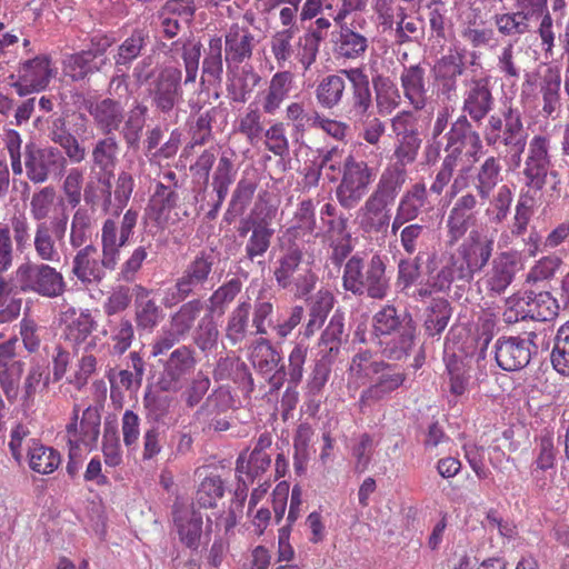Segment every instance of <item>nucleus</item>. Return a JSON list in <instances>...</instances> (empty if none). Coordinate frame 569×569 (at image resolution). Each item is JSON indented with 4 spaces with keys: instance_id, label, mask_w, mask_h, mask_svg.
Returning a JSON list of instances; mask_svg holds the SVG:
<instances>
[{
    "instance_id": "1",
    "label": "nucleus",
    "mask_w": 569,
    "mask_h": 569,
    "mask_svg": "<svg viewBox=\"0 0 569 569\" xmlns=\"http://www.w3.org/2000/svg\"><path fill=\"white\" fill-rule=\"evenodd\" d=\"M202 50L201 41L193 37L179 38L168 47V56L181 58L184 79L182 81V70L179 67L164 66L150 81L148 97L152 108L162 116L163 120L173 119L177 122L179 106L183 101L182 84L188 86L196 82Z\"/></svg>"
},
{
    "instance_id": "2",
    "label": "nucleus",
    "mask_w": 569,
    "mask_h": 569,
    "mask_svg": "<svg viewBox=\"0 0 569 569\" xmlns=\"http://www.w3.org/2000/svg\"><path fill=\"white\" fill-rule=\"evenodd\" d=\"M372 335L385 345L386 357L401 360L415 346L417 323L410 312H399L393 305H386L372 317Z\"/></svg>"
},
{
    "instance_id": "3",
    "label": "nucleus",
    "mask_w": 569,
    "mask_h": 569,
    "mask_svg": "<svg viewBox=\"0 0 569 569\" xmlns=\"http://www.w3.org/2000/svg\"><path fill=\"white\" fill-rule=\"evenodd\" d=\"M495 249V238L485 229L473 228L458 247L457 253L442 254L443 264L457 281L458 289H465L476 273L489 263Z\"/></svg>"
},
{
    "instance_id": "4",
    "label": "nucleus",
    "mask_w": 569,
    "mask_h": 569,
    "mask_svg": "<svg viewBox=\"0 0 569 569\" xmlns=\"http://www.w3.org/2000/svg\"><path fill=\"white\" fill-rule=\"evenodd\" d=\"M481 134L487 147L498 152L506 150L510 154L512 164L520 166L528 134L522 113L518 108L509 106L501 109L499 113L490 114Z\"/></svg>"
},
{
    "instance_id": "5",
    "label": "nucleus",
    "mask_w": 569,
    "mask_h": 569,
    "mask_svg": "<svg viewBox=\"0 0 569 569\" xmlns=\"http://www.w3.org/2000/svg\"><path fill=\"white\" fill-rule=\"evenodd\" d=\"M342 287L357 297L383 300L391 289L386 257L375 253L369 259L358 254L349 258L343 267Z\"/></svg>"
},
{
    "instance_id": "6",
    "label": "nucleus",
    "mask_w": 569,
    "mask_h": 569,
    "mask_svg": "<svg viewBox=\"0 0 569 569\" xmlns=\"http://www.w3.org/2000/svg\"><path fill=\"white\" fill-rule=\"evenodd\" d=\"M220 261V253L214 248H206L186 264L174 286L169 289L163 305L171 308L184 301L190 296L207 290L213 278L214 267Z\"/></svg>"
},
{
    "instance_id": "7",
    "label": "nucleus",
    "mask_w": 569,
    "mask_h": 569,
    "mask_svg": "<svg viewBox=\"0 0 569 569\" xmlns=\"http://www.w3.org/2000/svg\"><path fill=\"white\" fill-rule=\"evenodd\" d=\"M402 184L380 176L379 181L359 210L360 227L365 232H386L390 224L389 207L396 200Z\"/></svg>"
},
{
    "instance_id": "8",
    "label": "nucleus",
    "mask_w": 569,
    "mask_h": 569,
    "mask_svg": "<svg viewBox=\"0 0 569 569\" xmlns=\"http://www.w3.org/2000/svg\"><path fill=\"white\" fill-rule=\"evenodd\" d=\"M19 292H33L40 297L54 299L66 291L61 272L44 262L26 261L16 269Z\"/></svg>"
},
{
    "instance_id": "9",
    "label": "nucleus",
    "mask_w": 569,
    "mask_h": 569,
    "mask_svg": "<svg viewBox=\"0 0 569 569\" xmlns=\"http://www.w3.org/2000/svg\"><path fill=\"white\" fill-rule=\"evenodd\" d=\"M369 371L372 382L361 391L357 402L361 413H366L368 409L389 398L407 379V375L396 365L383 360L369 363Z\"/></svg>"
},
{
    "instance_id": "10",
    "label": "nucleus",
    "mask_w": 569,
    "mask_h": 569,
    "mask_svg": "<svg viewBox=\"0 0 569 569\" xmlns=\"http://www.w3.org/2000/svg\"><path fill=\"white\" fill-rule=\"evenodd\" d=\"M150 42L149 31L141 28L132 30L116 50L113 54L114 73L110 78L108 91L110 94L121 96V91L128 92V71L133 62L143 56Z\"/></svg>"
},
{
    "instance_id": "11",
    "label": "nucleus",
    "mask_w": 569,
    "mask_h": 569,
    "mask_svg": "<svg viewBox=\"0 0 569 569\" xmlns=\"http://www.w3.org/2000/svg\"><path fill=\"white\" fill-rule=\"evenodd\" d=\"M139 211L128 209L121 219L108 218L101 228L102 266L108 270H114L119 258L120 249L126 247L134 233L138 223Z\"/></svg>"
},
{
    "instance_id": "12",
    "label": "nucleus",
    "mask_w": 569,
    "mask_h": 569,
    "mask_svg": "<svg viewBox=\"0 0 569 569\" xmlns=\"http://www.w3.org/2000/svg\"><path fill=\"white\" fill-rule=\"evenodd\" d=\"M341 181L336 189L338 202L345 209L356 208L373 181L372 168L363 160H357L349 154L342 162Z\"/></svg>"
},
{
    "instance_id": "13",
    "label": "nucleus",
    "mask_w": 569,
    "mask_h": 569,
    "mask_svg": "<svg viewBox=\"0 0 569 569\" xmlns=\"http://www.w3.org/2000/svg\"><path fill=\"white\" fill-rule=\"evenodd\" d=\"M196 367V352L191 347L176 348L162 362V371L157 382L159 389L163 392H180L189 382Z\"/></svg>"
},
{
    "instance_id": "14",
    "label": "nucleus",
    "mask_w": 569,
    "mask_h": 569,
    "mask_svg": "<svg viewBox=\"0 0 569 569\" xmlns=\"http://www.w3.org/2000/svg\"><path fill=\"white\" fill-rule=\"evenodd\" d=\"M67 166L63 152L56 147L40 148L34 143L24 147V168L33 183H42L50 174H60Z\"/></svg>"
},
{
    "instance_id": "15",
    "label": "nucleus",
    "mask_w": 569,
    "mask_h": 569,
    "mask_svg": "<svg viewBox=\"0 0 569 569\" xmlns=\"http://www.w3.org/2000/svg\"><path fill=\"white\" fill-rule=\"evenodd\" d=\"M462 96V114H466L475 123H482L488 119L495 108L491 77H472L466 81Z\"/></svg>"
},
{
    "instance_id": "16",
    "label": "nucleus",
    "mask_w": 569,
    "mask_h": 569,
    "mask_svg": "<svg viewBox=\"0 0 569 569\" xmlns=\"http://www.w3.org/2000/svg\"><path fill=\"white\" fill-rule=\"evenodd\" d=\"M537 333L530 332L528 338L500 337L495 343V359L505 371H518L526 368L536 352L533 339Z\"/></svg>"
},
{
    "instance_id": "17",
    "label": "nucleus",
    "mask_w": 569,
    "mask_h": 569,
    "mask_svg": "<svg viewBox=\"0 0 569 569\" xmlns=\"http://www.w3.org/2000/svg\"><path fill=\"white\" fill-rule=\"evenodd\" d=\"M399 81L405 100L415 111H422L431 103L433 91L423 63L402 66Z\"/></svg>"
},
{
    "instance_id": "18",
    "label": "nucleus",
    "mask_w": 569,
    "mask_h": 569,
    "mask_svg": "<svg viewBox=\"0 0 569 569\" xmlns=\"http://www.w3.org/2000/svg\"><path fill=\"white\" fill-rule=\"evenodd\" d=\"M56 72L51 68L49 56L39 54L22 62L18 70L17 81L11 83L19 97L44 90Z\"/></svg>"
},
{
    "instance_id": "19",
    "label": "nucleus",
    "mask_w": 569,
    "mask_h": 569,
    "mask_svg": "<svg viewBox=\"0 0 569 569\" xmlns=\"http://www.w3.org/2000/svg\"><path fill=\"white\" fill-rule=\"evenodd\" d=\"M18 337L14 336L0 343V389L9 403H14L20 396V381L24 371L22 360L17 356Z\"/></svg>"
},
{
    "instance_id": "20",
    "label": "nucleus",
    "mask_w": 569,
    "mask_h": 569,
    "mask_svg": "<svg viewBox=\"0 0 569 569\" xmlns=\"http://www.w3.org/2000/svg\"><path fill=\"white\" fill-rule=\"evenodd\" d=\"M465 69L461 53H448L435 61L431 76L438 98L446 101H452L457 98L458 80L463 74Z\"/></svg>"
},
{
    "instance_id": "21",
    "label": "nucleus",
    "mask_w": 569,
    "mask_h": 569,
    "mask_svg": "<svg viewBox=\"0 0 569 569\" xmlns=\"http://www.w3.org/2000/svg\"><path fill=\"white\" fill-rule=\"evenodd\" d=\"M557 300L547 291H525L512 297L516 320L550 321L558 315Z\"/></svg>"
},
{
    "instance_id": "22",
    "label": "nucleus",
    "mask_w": 569,
    "mask_h": 569,
    "mask_svg": "<svg viewBox=\"0 0 569 569\" xmlns=\"http://www.w3.org/2000/svg\"><path fill=\"white\" fill-rule=\"evenodd\" d=\"M472 120L466 114H460L450 126L445 134V151L458 159L461 158L465 148H469L470 156L477 161L482 153V134L472 124Z\"/></svg>"
},
{
    "instance_id": "23",
    "label": "nucleus",
    "mask_w": 569,
    "mask_h": 569,
    "mask_svg": "<svg viewBox=\"0 0 569 569\" xmlns=\"http://www.w3.org/2000/svg\"><path fill=\"white\" fill-rule=\"evenodd\" d=\"M550 166L549 139L543 136H535L529 142L525 160L526 184L536 191L542 190L547 183Z\"/></svg>"
},
{
    "instance_id": "24",
    "label": "nucleus",
    "mask_w": 569,
    "mask_h": 569,
    "mask_svg": "<svg viewBox=\"0 0 569 569\" xmlns=\"http://www.w3.org/2000/svg\"><path fill=\"white\" fill-rule=\"evenodd\" d=\"M477 196L472 192H466L455 201L446 221L448 243L450 246L456 244L466 236L470 228L477 224Z\"/></svg>"
},
{
    "instance_id": "25",
    "label": "nucleus",
    "mask_w": 569,
    "mask_h": 569,
    "mask_svg": "<svg viewBox=\"0 0 569 569\" xmlns=\"http://www.w3.org/2000/svg\"><path fill=\"white\" fill-rule=\"evenodd\" d=\"M412 297L425 300L433 293H448L457 281L436 252L428 254L426 260V278L418 281Z\"/></svg>"
},
{
    "instance_id": "26",
    "label": "nucleus",
    "mask_w": 569,
    "mask_h": 569,
    "mask_svg": "<svg viewBox=\"0 0 569 569\" xmlns=\"http://www.w3.org/2000/svg\"><path fill=\"white\" fill-rule=\"evenodd\" d=\"M346 79L351 86V98L347 110V118L361 121L372 108V91L370 79L363 67L342 69Z\"/></svg>"
},
{
    "instance_id": "27",
    "label": "nucleus",
    "mask_w": 569,
    "mask_h": 569,
    "mask_svg": "<svg viewBox=\"0 0 569 569\" xmlns=\"http://www.w3.org/2000/svg\"><path fill=\"white\" fill-rule=\"evenodd\" d=\"M84 108L93 119L96 128L104 136H114L124 120V108L119 100L103 98L86 100Z\"/></svg>"
},
{
    "instance_id": "28",
    "label": "nucleus",
    "mask_w": 569,
    "mask_h": 569,
    "mask_svg": "<svg viewBox=\"0 0 569 569\" xmlns=\"http://www.w3.org/2000/svg\"><path fill=\"white\" fill-rule=\"evenodd\" d=\"M520 262L519 254L515 251L498 253L485 276L486 287L492 293L500 296L515 279Z\"/></svg>"
},
{
    "instance_id": "29",
    "label": "nucleus",
    "mask_w": 569,
    "mask_h": 569,
    "mask_svg": "<svg viewBox=\"0 0 569 569\" xmlns=\"http://www.w3.org/2000/svg\"><path fill=\"white\" fill-rule=\"evenodd\" d=\"M172 520L181 543L197 550L202 535V515L193 506L176 502L172 506Z\"/></svg>"
},
{
    "instance_id": "30",
    "label": "nucleus",
    "mask_w": 569,
    "mask_h": 569,
    "mask_svg": "<svg viewBox=\"0 0 569 569\" xmlns=\"http://www.w3.org/2000/svg\"><path fill=\"white\" fill-rule=\"evenodd\" d=\"M421 142L419 134L396 139L393 151L396 162L387 167L381 176L403 184L407 178L406 167L416 161Z\"/></svg>"
},
{
    "instance_id": "31",
    "label": "nucleus",
    "mask_w": 569,
    "mask_h": 569,
    "mask_svg": "<svg viewBox=\"0 0 569 569\" xmlns=\"http://www.w3.org/2000/svg\"><path fill=\"white\" fill-rule=\"evenodd\" d=\"M253 36L247 28L233 23L224 36L227 69L249 60L253 50Z\"/></svg>"
},
{
    "instance_id": "32",
    "label": "nucleus",
    "mask_w": 569,
    "mask_h": 569,
    "mask_svg": "<svg viewBox=\"0 0 569 569\" xmlns=\"http://www.w3.org/2000/svg\"><path fill=\"white\" fill-rule=\"evenodd\" d=\"M151 290L141 284L133 287L134 293V321L138 330L151 331L162 319V309L150 298Z\"/></svg>"
},
{
    "instance_id": "33",
    "label": "nucleus",
    "mask_w": 569,
    "mask_h": 569,
    "mask_svg": "<svg viewBox=\"0 0 569 569\" xmlns=\"http://www.w3.org/2000/svg\"><path fill=\"white\" fill-rule=\"evenodd\" d=\"M227 91L230 99L233 102L244 103L261 81V77L250 64H244L241 69H239V66H234L227 69Z\"/></svg>"
},
{
    "instance_id": "34",
    "label": "nucleus",
    "mask_w": 569,
    "mask_h": 569,
    "mask_svg": "<svg viewBox=\"0 0 569 569\" xmlns=\"http://www.w3.org/2000/svg\"><path fill=\"white\" fill-rule=\"evenodd\" d=\"M50 140L58 144L72 163H80L86 159V148L78 141L71 132L63 117H57L48 128Z\"/></svg>"
},
{
    "instance_id": "35",
    "label": "nucleus",
    "mask_w": 569,
    "mask_h": 569,
    "mask_svg": "<svg viewBox=\"0 0 569 569\" xmlns=\"http://www.w3.org/2000/svg\"><path fill=\"white\" fill-rule=\"evenodd\" d=\"M97 252V247L87 244L73 258L72 273L82 283H98L106 277L104 269L107 268L102 266V259L99 261L96 258Z\"/></svg>"
},
{
    "instance_id": "36",
    "label": "nucleus",
    "mask_w": 569,
    "mask_h": 569,
    "mask_svg": "<svg viewBox=\"0 0 569 569\" xmlns=\"http://www.w3.org/2000/svg\"><path fill=\"white\" fill-rule=\"evenodd\" d=\"M502 166L499 158L490 156L480 163L471 177L472 186L481 200H488L502 181Z\"/></svg>"
},
{
    "instance_id": "37",
    "label": "nucleus",
    "mask_w": 569,
    "mask_h": 569,
    "mask_svg": "<svg viewBox=\"0 0 569 569\" xmlns=\"http://www.w3.org/2000/svg\"><path fill=\"white\" fill-rule=\"evenodd\" d=\"M303 252L297 243L290 244L277 260L273 277L279 288L290 289L302 271Z\"/></svg>"
},
{
    "instance_id": "38",
    "label": "nucleus",
    "mask_w": 569,
    "mask_h": 569,
    "mask_svg": "<svg viewBox=\"0 0 569 569\" xmlns=\"http://www.w3.org/2000/svg\"><path fill=\"white\" fill-rule=\"evenodd\" d=\"M120 142L116 136H104L97 140L91 150V170L97 174L113 176L118 163Z\"/></svg>"
},
{
    "instance_id": "39",
    "label": "nucleus",
    "mask_w": 569,
    "mask_h": 569,
    "mask_svg": "<svg viewBox=\"0 0 569 569\" xmlns=\"http://www.w3.org/2000/svg\"><path fill=\"white\" fill-rule=\"evenodd\" d=\"M271 223L272 222H266L256 226L246 243L244 256L239 260V263H264L263 258L271 246V239L274 234V229L271 227Z\"/></svg>"
},
{
    "instance_id": "40",
    "label": "nucleus",
    "mask_w": 569,
    "mask_h": 569,
    "mask_svg": "<svg viewBox=\"0 0 569 569\" xmlns=\"http://www.w3.org/2000/svg\"><path fill=\"white\" fill-rule=\"evenodd\" d=\"M369 47L368 38L355 31L348 24H341L339 36L335 40L333 51L343 59H361Z\"/></svg>"
},
{
    "instance_id": "41",
    "label": "nucleus",
    "mask_w": 569,
    "mask_h": 569,
    "mask_svg": "<svg viewBox=\"0 0 569 569\" xmlns=\"http://www.w3.org/2000/svg\"><path fill=\"white\" fill-rule=\"evenodd\" d=\"M147 114L148 107L141 102H136L127 113L124 112L120 133L128 150L139 149Z\"/></svg>"
},
{
    "instance_id": "42",
    "label": "nucleus",
    "mask_w": 569,
    "mask_h": 569,
    "mask_svg": "<svg viewBox=\"0 0 569 569\" xmlns=\"http://www.w3.org/2000/svg\"><path fill=\"white\" fill-rule=\"evenodd\" d=\"M346 80L342 69L338 70L337 73L323 77L315 90L318 104L325 109L338 107L345 96Z\"/></svg>"
},
{
    "instance_id": "43",
    "label": "nucleus",
    "mask_w": 569,
    "mask_h": 569,
    "mask_svg": "<svg viewBox=\"0 0 569 569\" xmlns=\"http://www.w3.org/2000/svg\"><path fill=\"white\" fill-rule=\"evenodd\" d=\"M111 178L106 174H97L96 181L87 182L83 200L91 208H100L102 212L113 216Z\"/></svg>"
},
{
    "instance_id": "44",
    "label": "nucleus",
    "mask_w": 569,
    "mask_h": 569,
    "mask_svg": "<svg viewBox=\"0 0 569 569\" xmlns=\"http://www.w3.org/2000/svg\"><path fill=\"white\" fill-rule=\"evenodd\" d=\"M50 383L49 363L46 360L31 358L27 376L24 377L20 400L23 405H30L34 400L40 385L46 389Z\"/></svg>"
},
{
    "instance_id": "45",
    "label": "nucleus",
    "mask_w": 569,
    "mask_h": 569,
    "mask_svg": "<svg viewBox=\"0 0 569 569\" xmlns=\"http://www.w3.org/2000/svg\"><path fill=\"white\" fill-rule=\"evenodd\" d=\"M410 221H413L423 213L432 210V204L428 199V191L425 183L417 182L412 184L401 196L397 207Z\"/></svg>"
},
{
    "instance_id": "46",
    "label": "nucleus",
    "mask_w": 569,
    "mask_h": 569,
    "mask_svg": "<svg viewBox=\"0 0 569 569\" xmlns=\"http://www.w3.org/2000/svg\"><path fill=\"white\" fill-rule=\"evenodd\" d=\"M203 54L201 84L221 82L223 74L222 38L212 37L209 40L208 49L203 50Z\"/></svg>"
},
{
    "instance_id": "47",
    "label": "nucleus",
    "mask_w": 569,
    "mask_h": 569,
    "mask_svg": "<svg viewBox=\"0 0 569 569\" xmlns=\"http://www.w3.org/2000/svg\"><path fill=\"white\" fill-rule=\"evenodd\" d=\"M376 103L381 112L391 113L401 103V92L395 81L382 73H375L371 78Z\"/></svg>"
},
{
    "instance_id": "48",
    "label": "nucleus",
    "mask_w": 569,
    "mask_h": 569,
    "mask_svg": "<svg viewBox=\"0 0 569 569\" xmlns=\"http://www.w3.org/2000/svg\"><path fill=\"white\" fill-rule=\"evenodd\" d=\"M104 332L110 336L112 352L119 356L131 347L134 339V327L127 316L107 319Z\"/></svg>"
},
{
    "instance_id": "49",
    "label": "nucleus",
    "mask_w": 569,
    "mask_h": 569,
    "mask_svg": "<svg viewBox=\"0 0 569 569\" xmlns=\"http://www.w3.org/2000/svg\"><path fill=\"white\" fill-rule=\"evenodd\" d=\"M451 305L445 298L432 299L426 309L423 328L428 337L439 336L451 318Z\"/></svg>"
},
{
    "instance_id": "50",
    "label": "nucleus",
    "mask_w": 569,
    "mask_h": 569,
    "mask_svg": "<svg viewBox=\"0 0 569 569\" xmlns=\"http://www.w3.org/2000/svg\"><path fill=\"white\" fill-rule=\"evenodd\" d=\"M106 68L100 66L99 62L86 49L70 54L64 61V71L72 81H83L89 76L102 72Z\"/></svg>"
},
{
    "instance_id": "51",
    "label": "nucleus",
    "mask_w": 569,
    "mask_h": 569,
    "mask_svg": "<svg viewBox=\"0 0 569 569\" xmlns=\"http://www.w3.org/2000/svg\"><path fill=\"white\" fill-rule=\"evenodd\" d=\"M293 76L290 71H279L271 78L267 94L263 100V111L273 114L288 97Z\"/></svg>"
},
{
    "instance_id": "52",
    "label": "nucleus",
    "mask_w": 569,
    "mask_h": 569,
    "mask_svg": "<svg viewBox=\"0 0 569 569\" xmlns=\"http://www.w3.org/2000/svg\"><path fill=\"white\" fill-rule=\"evenodd\" d=\"M281 360L279 351L268 339L260 338L256 341L251 352V361L260 375L268 376L273 372L281 366Z\"/></svg>"
},
{
    "instance_id": "53",
    "label": "nucleus",
    "mask_w": 569,
    "mask_h": 569,
    "mask_svg": "<svg viewBox=\"0 0 569 569\" xmlns=\"http://www.w3.org/2000/svg\"><path fill=\"white\" fill-rule=\"evenodd\" d=\"M241 289L242 281L240 278L233 277L226 281L218 287L208 299L207 311L219 317L224 315L228 306L241 292Z\"/></svg>"
},
{
    "instance_id": "54",
    "label": "nucleus",
    "mask_w": 569,
    "mask_h": 569,
    "mask_svg": "<svg viewBox=\"0 0 569 569\" xmlns=\"http://www.w3.org/2000/svg\"><path fill=\"white\" fill-rule=\"evenodd\" d=\"M539 453L532 463L531 476L536 480L537 486L540 489L547 487V479L542 477V472L553 469L556 460V448L553 440L550 436H543L539 440L538 445Z\"/></svg>"
},
{
    "instance_id": "55",
    "label": "nucleus",
    "mask_w": 569,
    "mask_h": 569,
    "mask_svg": "<svg viewBox=\"0 0 569 569\" xmlns=\"http://www.w3.org/2000/svg\"><path fill=\"white\" fill-rule=\"evenodd\" d=\"M233 152L223 151L212 173V192L228 196L230 186L237 177L233 163Z\"/></svg>"
},
{
    "instance_id": "56",
    "label": "nucleus",
    "mask_w": 569,
    "mask_h": 569,
    "mask_svg": "<svg viewBox=\"0 0 569 569\" xmlns=\"http://www.w3.org/2000/svg\"><path fill=\"white\" fill-rule=\"evenodd\" d=\"M251 303L248 300L241 301L228 316L226 326V338L232 343L241 342L247 335Z\"/></svg>"
},
{
    "instance_id": "57",
    "label": "nucleus",
    "mask_w": 569,
    "mask_h": 569,
    "mask_svg": "<svg viewBox=\"0 0 569 569\" xmlns=\"http://www.w3.org/2000/svg\"><path fill=\"white\" fill-rule=\"evenodd\" d=\"M29 466L39 473L48 475L53 472L60 465V453L53 448L44 447L33 441L29 447Z\"/></svg>"
},
{
    "instance_id": "58",
    "label": "nucleus",
    "mask_w": 569,
    "mask_h": 569,
    "mask_svg": "<svg viewBox=\"0 0 569 569\" xmlns=\"http://www.w3.org/2000/svg\"><path fill=\"white\" fill-rule=\"evenodd\" d=\"M97 327V321L92 317L89 309L82 310L78 317L72 319L64 329L66 340L73 347H79L87 342L92 331Z\"/></svg>"
},
{
    "instance_id": "59",
    "label": "nucleus",
    "mask_w": 569,
    "mask_h": 569,
    "mask_svg": "<svg viewBox=\"0 0 569 569\" xmlns=\"http://www.w3.org/2000/svg\"><path fill=\"white\" fill-rule=\"evenodd\" d=\"M529 18L519 11L497 13L493 23L498 32L508 38L518 39L530 31Z\"/></svg>"
},
{
    "instance_id": "60",
    "label": "nucleus",
    "mask_w": 569,
    "mask_h": 569,
    "mask_svg": "<svg viewBox=\"0 0 569 569\" xmlns=\"http://www.w3.org/2000/svg\"><path fill=\"white\" fill-rule=\"evenodd\" d=\"M550 361L559 375L569 376V320L557 330Z\"/></svg>"
},
{
    "instance_id": "61",
    "label": "nucleus",
    "mask_w": 569,
    "mask_h": 569,
    "mask_svg": "<svg viewBox=\"0 0 569 569\" xmlns=\"http://www.w3.org/2000/svg\"><path fill=\"white\" fill-rule=\"evenodd\" d=\"M488 200L489 204L485 213L489 222L492 224L502 223L509 216L513 201V193L510 187L507 184L500 186L497 192Z\"/></svg>"
},
{
    "instance_id": "62",
    "label": "nucleus",
    "mask_w": 569,
    "mask_h": 569,
    "mask_svg": "<svg viewBox=\"0 0 569 569\" xmlns=\"http://www.w3.org/2000/svg\"><path fill=\"white\" fill-rule=\"evenodd\" d=\"M171 400L167 396L156 392H146L143 396V408L148 426L166 425V419L170 412Z\"/></svg>"
},
{
    "instance_id": "63",
    "label": "nucleus",
    "mask_w": 569,
    "mask_h": 569,
    "mask_svg": "<svg viewBox=\"0 0 569 569\" xmlns=\"http://www.w3.org/2000/svg\"><path fill=\"white\" fill-rule=\"evenodd\" d=\"M561 77L557 69H547L541 81V93L543 99L542 110L551 116L559 107Z\"/></svg>"
},
{
    "instance_id": "64",
    "label": "nucleus",
    "mask_w": 569,
    "mask_h": 569,
    "mask_svg": "<svg viewBox=\"0 0 569 569\" xmlns=\"http://www.w3.org/2000/svg\"><path fill=\"white\" fill-rule=\"evenodd\" d=\"M422 253L418 252L416 256H408L398 261L397 282L401 286V290H408L421 279L422 276Z\"/></svg>"
}]
</instances>
